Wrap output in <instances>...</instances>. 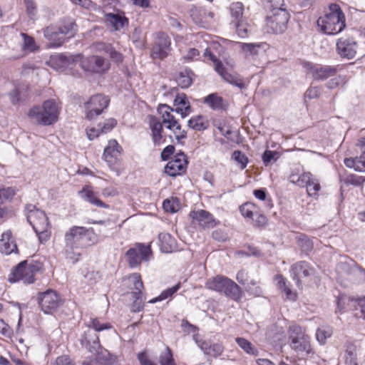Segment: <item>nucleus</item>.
<instances>
[{
  "label": "nucleus",
  "instance_id": "393cba45",
  "mask_svg": "<svg viewBox=\"0 0 365 365\" xmlns=\"http://www.w3.org/2000/svg\"><path fill=\"white\" fill-rule=\"evenodd\" d=\"M190 216L204 227H212L215 225L212 215L204 210L193 211L190 213Z\"/></svg>",
  "mask_w": 365,
  "mask_h": 365
},
{
  "label": "nucleus",
  "instance_id": "de8ad7c7",
  "mask_svg": "<svg viewBox=\"0 0 365 365\" xmlns=\"http://www.w3.org/2000/svg\"><path fill=\"white\" fill-rule=\"evenodd\" d=\"M222 98L217 94H210L205 98V103L210 106L212 109H220L222 108Z\"/></svg>",
  "mask_w": 365,
  "mask_h": 365
},
{
  "label": "nucleus",
  "instance_id": "864d4df0",
  "mask_svg": "<svg viewBox=\"0 0 365 365\" xmlns=\"http://www.w3.org/2000/svg\"><path fill=\"white\" fill-rule=\"evenodd\" d=\"M180 288V283L173 286V287L168 288L166 290L163 291L158 297H156L150 301V303H155L158 301H161L167 299L169 297H171L174 293H175Z\"/></svg>",
  "mask_w": 365,
  "mask_h": 365
},
{
  "label": "nucleus",
  "instance_id": "20e7f679",
  "mask_svg": "<svg viewBox=\"0 0 365 365\" xmlns=\"http://www.w3.org/2000/svg\"><path fill=\"white\" fill-rule=\"evenodd\" d=\"M91 240V232L89 229L81 226L71 227L64 236L66 253L75 254L76 250L86 247Z\"/></svg>",
  "mask_w": 365,
  "mask_h": 365
},
{
  "label": "nucleus",
  "instance_id": "0eeeda50",
  "mask_svg": "<svg viewBox=\"0 0 365 365\" xmlns=\"http://www.w3.org/2000/svg\"><path fill=\"white\" fill-rule=\"evenodd\" d=\"M289 340L291 348L296 352L305 355L312 352L310 337L301 327H289Z\"/></svg>",
  "mask_w": 365,
  "mask_h": 365
},
{
  "label": "nucleus",
  "instance_id": "e2e57ef3",
  "mask_svg": "<svg viewBox=\"0 0 365 365\" xmlns=\"http://www.w3.org/2000/svg\"><path fill=\"white\" fill-rule=\"evenodd\" d=\"M53 365H75L73 361L67 354L58 356Z\"/></svg>",
  "mask_w": 365,
  "mask_h": 365
},
{
  "label": "nucleus",
  "instance_id": "a18cd8bd",
  "mask_svg": "<svg viewBox=\"0 0 365 365\" xmlns=\"http://www.w3.org/2000/svg\"><path fill=\"white\" fill-rule=\"evenodd\" d=\"M201 349H203L207 354L215 357L220 356L224 350L223 346L220 344H214L207 346L206 343H203L201 345Z\"/></svg>",
  "mask_w": 365,
  "mask_h": 365
},
{
  "label": "nucleus",
  "instance_id": "0e129e2a",
  "mask_svg": "<svg viewBox=\"0 0 365 365\" xmlns=\"http://www.w3.org/2000/svg\"><path fill=\"white\" fill-rule=\"evenodd\" d=\"M79 197L84 200L91 203V187L86 185L82 190L78 192Z\"/></svg>",
  "mask_w": 365,
  "mask_h": 365
},
{
  "label": "nucleus",
  "instance_id": "c756f323",
  "mask_svg": "<svg viewBox=\"0 0 365 365\" xmlns=\"http://www.w3.org/2000/svg\"><path fill=\"white\" fill-rule=\"evenodd\" d=\"M344 164L346 167L354 168L356 171H365V150L362 151L359 157L345 158Z\"/></svg>",
  "mask_w": 365,
  "mask_h": 365
},
{
  "label": "nucleus",
  "instance_id": "13d9d810",
  "mask_svg": "<svg viewBox=\"0 0 365 365\" xmlns=\"http://www.w3.org/2000/svg\"><path fill=\"white\" fill-rule=\"evenodd\" d=\"M237 34L240 37L245 38L248 34V25L244 20L235 22Z\"/></svg>",
  "mask_w": 365,
  "mask_h": 365
},
{
  "label": "nucleus",
  "instance_id": "680f3d73",
  "mask_svg": "<svg viewBox=\"0 0 365 365\" xmlns=\"http://www.w3.org/2000/svg\"><path fill=\"white\" fill-rule=\"evenodd\" d=\"M110 46L109 44H106L102 42H96L93 44V50L96 52H98L102 54V56H106L109 49L110 48Z\"/></svg>",
  "mask_w": 365,
  "mask_h": 365
},
{
  "label": "nucleus",
  "instance_id": "4c0bfd02",
  "mask_svg": "<svg viewBox=\"0 0 365 365\" xmlns=\"http://www.w3.org/2000/svg\"><path fill=\"white\" fill-rule=\"evenodd\" d=\"M188 126L196 130H203L207 128L208 123L203 116L197 115L189 120Z\"/></svg>",
  "mask_w": 365,
  "mask_h": 365
},
{
  "label": "nucleus",
  "instance_id": "bb28decb",
  "mask_svg": "<svg viewBox=\"0 0 365 365\" xmlns=\"http://www.w3.org/2000/svg\"><path fill=\"white\" fill-rule=\"evenodd\" d=\"M222 293L235 301L240 300L242 297L240 287L230 279L227 281L226 286H225Z\"/></svg>",
  "mask_w": 365,
  "mask_h": 365
},
{
  "label": "nucleus",
  "instance_id": "338daca9",
  "mask_svg": "<svg viewBox=\"0 0 365 365\" xmlns=\"http://www.w3.org/2000/svg\"><path fill=\"white\" fill-rule=\"evenodd\" d=\"M270 4V12H274L275 10H287L284 0H268Z\"/></svg>",
  "mask_w": 365,
  "mask_h": 365
},
{
  "label": "nucleus",
  "instance_id": "79ce46f5",
  "mask_svg": "<svg viewBox=\"0 0 365 365\" xmlns=\"http://www.w3.org/2000/svg\"><path fill=\"white\" fill-rule=\"evenodd\" d=\"M351 301H357V299L341 296L337 299V307L340 311L345 309H358L357 304H351Z\"/></svg>",
  "mask_w": 365,
  "mask_h": 365
},
{
  "label": "nucleus",
  "instance_id": "2eb2a0df",
  "mask_svg": "<svg viewBox=\"0 0 365 365\" xmlns=\"http://www.w3.org/2000/svg\"><path fill=\"white\" fill-rule=\"evenodd\" d=\"M170 51V38L163 33L158 35L156 41L152 48L151 55L153 58H164Z\"/></svg>",
  "mask_w": 365,
  "mask_h": 365
},
{
  "label": "nucleus",
  "instance_id": "2f4dec72",
  "mask_svg": "<svg viewBox=\"0 0 365 365\" xmlns=\"http://www.w3.org/2000/svg\"><path fill=\"white\" fill-rule=\"evenodd\" d=\"M110 99L108 96L101 94H97L93 96V110H94L97 115H99L103 109L107 108Z\"/></svg>",
  "mask_w": 365,
  "mask_h": 365
},
{
  "label": "nucleus",
  "instance_id": "69168bd1",
  "mask_svg": "<svg viewBox=\"0 0 365 365\" xmlns=\"http://www.w3.org/2000/svg\"><path fill=\"white\" fill-rule=\"evenodd\" d=\"M253 205L250 203H245L240 206V210L242 215L247 218H252L253 217Z\"/></svg>",
  "mask_w": 365,
  "mask_h": 365
},
{
  "label": "nucleus",
  "instance_id": "72a5a7b5",
  "mask_svg": "<svg viewBox=\"0 0 365 365\" xmlns=\"http://www.w3.org/2000/svg\"><path fill=\"white\" fill-rule=\"evenodd\" d=\"M117 124L114 118H109L106 120L103 123H100L97 128H93V135L95 134L96 137L100 133H107L110 132Z\"/></svg>",
  "mask_w": 365,
  "mask_h": 365
},
{
  "label": "nucleus",
  "instance_id": "7c9ffc66",
  "mask_svg": "<svg viewBox=\"0 0 365 365\" xmlns=\"http://www.w3.org/2000/svg\"><path fill=\"white\" fill-rule=\"evenodd\" d=\"M228 279L229 278L226 277L218 275L214 278L210 279L206 283V287L210 289L222 292Z\"/></svg>",
  "mask_w": 365,
  "mask_h": 365
},
{
  "label": "nucleus",
  "instance_id": "f3484780",
  "mask_svg": "<svg viewBox=\"0 0 365 365\" xmlns=\"http://www.w3.org/2000/svg\"><path fill=\"white\" fill-rule=\"evenodd\" d=\"M43 36L48 41L47 48H58L65 42V37L57 26L50 25L43 29Z\"/></svg>",
  "mask_w": 365,
  "mask_h": 365
},
{
  "label": "nucleus",
  "instance_id": "473e14b6",
  "mask_svg": "<svg viewBox=\"0 0 365 365\" xmlns=\"http://www.w3.org/2000/svg\"><path fill=\"white\" fill-rule=\"evenodd\" d=\"M266 44L264 43H240V47L246 57L256 56L258 54L259 49L264 50Z\"/></svg>",
  "mask_w": 365,
  "mask_h": 365
},
{
  "label": "nucleus",
  "instance_id": "c9c22d12",
  "mask_svg": "<svg viewBox=\"0 0 365 365\" xmlns=\"http://www.w3.org/2000/svg\"><path fill=\"white\" fill-rule=\"evenodd\" d=\"M332 334L333 330L330 327L323 326L317 329L316 339L320 344L324 345Z\"/></svg>",
  "mask_w": 365,
  "mask_h": 365
},
{
  "label": "nucleus",
  "instance_id": "f704fd0d",
  "mask_svg": "<svg viewBox=\"0 0 365 365\" xmlns=\"http://www.w3.org/2000/svg\"><path fill=\"white\" fill-rule=\"evenodd\" d=\"M235 341L239 345V346L247 354L253 356L258 355V350L257 348L246 339L243 337H237L235 339Z\"/></svg>",
  "mask_w": 365,
  "mask_h": 365
},
{
  "label": "nucleus",
  "instance_id": "3c124183",
  "mask_svg": "<svg viewBox=\"0 0 365 365\" xmlns=\"http://www.w3.org/2000/svg\"><path fill=\"white\" fill-rule=\"evenodd\" d=\"M310 178V173H304L301 176L297 174L292 173L289 176V181L292 183L297 184L300 187H304L305 181H309Z\"/></svg>",
  "mask_w": 365,
  "mask_h": 365
},
{
  "label": "nucleus",
  "instance_id": "4be33fe9",
  "mask_svg": "<svg viewBox=\"0 0 365 365\" xmlns=\"http://www.w3.org/2000/svg\"><path fill=\"white\" fill-rule=\"evenodd\" d=\"M309 73L316 80H325L329 77L334 76L336 68L330 66H313L309 68Z\"/></svg>",
  "mask_w": 365,
  "mask_h": 365
},
{
  "label": "nucleus",
  "instance_id": "f8f14e48",
  "mask_svg": "<svg viewBox=\"0 0 365 365\" xmlns=\"http://www.w3.org/2000/svg\"><path fill=\"white\" fill-rule=\"evenodd\" d=\"M204 55L205 56H209L210 60L213 61L215 70L219 73V75H220V76L225 81L240 88L245 87V84L243 83L242 80L237 78V76L230 73L227 71V68L223 66V64L220 61H219L208 49L205 50Z\"/></svg>",
  "mask_w": 365,
  "mask_h": 365
},
{
  "label": "nucleus",
  "instance_id": "37998d69",
  "mask_svg": "<svg viewBox=\"0 0 365 365\" xmlns=\"http://www.w3.org/2000/svg\"><path fill=\"white\" fill-rule=\"evenodd\" d=\"M21 36L24 40L22 46L23 50L29 51L30 52H35L38 50V47L36 46L35 39L33 36H29L26 33H21Z\"/></svg>",
  "mask_w": 365,
  "mask_h": 365
},
{
  "label": "nucleus",
  "instance_id": "a19ab883",
  "mask_svg": "<svg viewBox=\"0 0 365 365\" xmlns=\"http://www.w3.org/2000/svg\"><path fill=\"white\" fill-rule=\"evenodd\" d=\"M17 189L15 187L0 186V200L1 203L6 201L11 202L16 195Z\"/></svg>",
  "mask_w": 365,
  "mask_h": 365
},
{
  "label": "nucleus",
  "instance_id": "4d7b16f0",
  "mask_svg": "<svg viewBox=\"0 0 365 365\" xmlns=\"http://www.w3.org/2000/svg\"><path fill=\"white\" fill-rule=\"evenodd\" d=\"M76 56H79L80 58L78 61H75L73 62V65L78 64L79 66L85 71L90 73L91 72V62L88 58L85 59L82 54H77Z\"/></svg>",
  "mask_w": 365,
  "mask_h": 365
},
{
  "label": "nucleus",
  "instance_id": "6ab92c4d",
  "mask_svg": "<svg viewBox=\"0 0 365 365\" xmlns=\"http://www.w3.org/2000/svg\"><path fill=\"white\" fill-rule=\"evenodd\" d=\"M356 43L353 39L340 38L336 43L338 53L343 58H353L356 53Z\"/></svg>",
  "mask_w": 365,
  "mask_h": 365
},
{
  "label": "nucleus",
  "instance_id": "9d476101",
  "mask_svg": "<svg viewBox=\"0 0 365 365\" xmlns=\"http://www.w3.org/2000/svg\"><path fill=\"white\" fill-rule=\"evenodd\" d=\"M289 19V14L287 10H275L267 16L266 24L273 33L281 34L286 30Z\"/></svg>",
  "mask_w": 365,
  "mask_h": 365
},
{
  "label": "nucleus",
  "instance_id": "aec40b11",
  "mask_svg": "<svg viewBox=\"0 0 365 365\" xmlns=\"http://www.w3.org/2000/svg\"><path fill=\"white\" fill-rule=\"evenodd\" d=\"M79 56H67L64 54L52 56L49 64L56 70L64 71L68 66L73 65V62L79 59Z\"/></svg>",
  "mask_w": 365,
  "mask_h": 365
},
{
  "label": "nucleus",
  "instance_id": "09e8293b",
  "mask_svg": "<svg viewBox=\"0 0 365 365\" xmlns=\"http://www.w3.org/2000/svg\"><path fill=\"white\" fill-rule=\"evenodd\" d=\"M160 365H176L173 356L172 351L166 346L165 351H162L159 357Z\"/></svg>",
  "mask_w": 365,
  "mask_h": 365
},
{
  "label": "nucleus",
  "instance_id": "bf43d9fd",
  "mask_svg": "<svg viewBox=\"0 0 365 365\" xmlns=\"http://www.w3.org/2000/svg\"><path fill=\"white\" fill-rule=\"evenodd\" d=\"M38 227V230L34 231L37 235L39 242L43 244L49 240L50 232L48 231V227H42V226Z\"/></svg>",
  "mask_w": 365,
  "mask_h": 365
},
{
  "label": "nucleus",
  "instance_id": "39448f33",
  "mask_svg": "<svg viewBox=\"0 0 365 365\" xmlns=\"http://www.w3.org/2000/svg\"><path fill=\"white\" fill-rule=\"evenodd\" d=\"M31 119L36 120L38 125H51L58 120V111L54 100L45 101L42 106H34L28 113Z\"/></svg>",
  "mask_w": 365,
  "mask_h": 365
},
{
  "label": "nucleus",
  "instance_id": "e433bc0d",
  "mask_svg": "<svg viewBox=\"0 0 365 365\" xmlns=\"http://www.w3.org/2000/svg\"><path fill=\"white\" fill-rule=\"evenodd\" d=\"M192 72L187 70L180 72L176 78V82L178 86L182 88H188L192 82Z\"/></svg>",
  "mask_w": 365,
  "mask_h": 365
},
{
  "label": "nucleus",
  "instance_id": "a211bd4d",
  "mask_svg": "<svg viewBox=\"0 0 365 365\" xmlns=\"http://www.w3.org/2000/svg\"><path fill=\"white\" fill-rule=\"evenodd\" d=\"M192 21L202 27H206L214 17V14L202 7H193L190 11Z\"/></svg>",
  "mask_w": 365,
  "mask_h": 365
},
{
  "label": "nucleus",
  "instance_id": "9b49d317",
  "mask_svg": "<svg viewBox=\"0 0 365 365\" xmlns=\"http://www.w3.org/2000/svg\"><path fill=\"white\" fill-rule=\"evenodd\" d=\"M128 284L133 285V292L131 296L134 302L131 305V310L133 312H140L143 308L142 300V290L143 289V283L141 277L138 273H134L128 277Z\"/></svg>",
  "mask_w": 365,
  "mask_h": 365
},
{
  "label": "nucleus",
  "instance_id": "5701e85b",
  "mask_svg": "<svg viewBox=\"0 0 365 365\" xmlns=\"http://www.w3.org/2000/svg\"><path fill=\"white\" fill-rule=\"evenodd\" d=\"M57 28L60 30L61 34L65 37V40L73 37L78 31V26L75 21L70 18H63Z\"/></svg>",
  "mask_w": 365,
  "mask_h": 365
},
{
  "label": "nucleus",
  "instance_id": "dca6fc26",
  "mask_svg": "<svg viewBox=\"0 0 365 365\" xmlns=\"http://www.w3.org/2000/svg\"><path fill=\"white\" fill-rule=\"evenodd\" d=\"M292 271L294 279L296 280V284L299 287L302 285V279L312 277L315 273L314 268L308 262L304 261H301L293 264L292 267Z\"/></svg>",
  "mask_w": 365,
  "mask_h": 365
},
{
  "label": "nucleus",
  "instance_id": "774afa93",
  "mask_svg": "<svg viewBox=\"0 0 365 365\" xmlns=\"http://www.w3.org/2000/svg\"><path fill=\"white\" fill-rule=\"evenodd\" d=\"M138 359L140 361V365H156L148 359V354L145 351L139 353L138 354Z\"/></svg>",
  "mask_w": 365,
  "mask_h": 365
},
{
  "label": "nucleus",
  "instance_id": "4468645a",
  "mask_svg": "<svg viewBox=\"0 0 365 365\" xmlns=\"http://www.w3.org/2000/svg\"><path fill=\"white\" fill-rule=\"evenodd\" d=\"M187 160L184 153H179L175 158L170 160L165 167V173L168 175L175 177L182 175L186 171Z\"/></svg>",
  "mask_w": 365,
  "mask_h": 365
},
{
  "label": "nucleus",
  "instance_id": "b1692460",
  "mask_svg": "<svg viewBox=\"0 0 365 365\" xmlns=\"http://www.w3.org/2000/svg\"><path fill=\"white\" fill-rule=\"evenodd\" d=\"M105 21L115 31L122 29L125 24H128V19L119 14L108 13L105 15Z\"/></svg>",
  "mask_w": 365,
  "mask_h": 365
},
{
  "label": "nucleus",
  "instance_id": "7ed1b4c3",
  "mask_svg": "<svg viewBox=\"0 0 365 365\" xmlns=\"http://www.w3.org/2000/svg\"><path fill=\"white\" fill-rule=\"evenodd\" d=\"M317 25L324 33L329 35L341 31L345 27V16L339 6L330 4L324 16L317 20Z\"/></svg>",
  "mask_w": 365,
  "mask_h": 365
},
{
  "label": "nucleus",
  "instance_id": "6e6552de",
  "mask_svg": "<svg viewBox=\"0 0 365 365\" xmlns=\"http://www.w3.org/2000/svg\"><path fill=\"white\" fill-rule=\"evenodd\" d=\"M37 302L41 309L45 314H52L63 303L59 294L51 289L43 292H38Z\"/></svg>",
  "mask_w": 365,
  "mask_h": 365
},
{
  "label": "nucleus",
  "instance_id": "58836bf2",
  "mask_svg": "<svg viewBox=\"0 0 365 365\" xmlns=\"http://www.w3.org/2000/svg\"><path fill=\"white\" fill-rule=\"evenodd\" d=\"M11 233L10 232H4L0 240V251L6 255H9L14 252V249L11 247Z\"/></svg>",
  "mask_w": 365,
  "mask_h": 365
},
{
  "label": "nucleus",
  "instance_id": "a878e982",
  "mask_svg": "<svg viewBox=\"0 0 365 365\" xmlns=\"http://www.w3.org/2000/svg\"><path fill=\"white\" fill-rule=\"evenodd\" d=\"M110 63L105 56L93 55V73L103 74L110 69Z\"/></svg>",
  "mask_w": 365,
  "mask_h": 365
},
{
  "label": "nucleus",
  "instance_id": "5fc2aeb1",
  "mask_svg": "<svg viewBox=\"0 0 365 365\" xmlns=\"http://www.w3.org/2000/svg\"><path fill=\"white\" fill-rule=\"evenodd\" d=\"M165 211L175 212L179 210V203L177 198L167 199L163 203Z\"/></svg>",
  "mask_w": 365,
  "mask_h": 365
},
{
  "label": "nucleus",
  "instance_id": "6e6d98bb",
  "mask_svg": "<svg viewBox=\"0 0 365 365\" xmlns=\"http://www.w3.org/2000/svg\"><path fill=\"white\" fill-rule=\"evenodd\" d=\"M232 158L240 165L242 170L245 169L248 163L247 156L240 150H235L232 153Z\"/></svg>",
  "mask_w": 365,
  "mask_h": 365
},
{
  "label": "nucleus",
  "instance_id": "c85d7f7f",
  "mask_svg": "<svg viewBox=\"0 0 365 365\" xmlns=\"http://www.w3.org/2000/svg\"><path fill=\"white\" fill-rule=\"evenodd\" d=\"M160 246L163 252H172L176 248L175 240L168 233L159 235Z\"/></svg>",
  "mask_w": 365,
  "mask_h": 365
},
{
  "label": "nucleus",
  "instance_id": "8fccbe9b",
  "mask_svg": "<svg viewBox=\"0 0 365 365\" xmlns=\"http://www.w3.org/2000/svg\"><path fill=\"white\" fill-rule=\"evenodd\" d=\"M79 341L81 349H84L89 352L91 351V331L90 327L81 334Z\"/></svg>",
  "mask_w": 365,
  "mask_h": 365
},
{
  "label": "nucleus",
  "instance_id": "cd10ccee",
  "mask_svg": "<svg viewBox=\"0 0 365 365\" xmlns=\"http://www.w3.org/2000/svg\"><path fill=\"white\" fill-rule=\"evenodd\" d=\"M176 108L174 110L178 113H180L182 118L186 117L190 112V103L187 101L184 94L178 95L174 101Z\"/></svg>",
  "mask_w": 365,
  "mask_h": 365
},
{
  "label": "nucleus",
  "instance_id": "c03bdc74",
  "mask_svg": "<svg viewBox=\"0 0 365 365\" xmlns=\"http://www.w3.org/2000/svg\"><path fill=\"white\" fill-rule=\"evenodd\" d=\"M230 14L234 19L233 22L243 20L242 14L244 11V6L241 2H234L230 7Z\"/></svg>",
  "mask_w": 365,
  "mask_h": 365
},
{
  "label": "nucleus",
  "instance_id": "052dcab7",
  "mask_svg": "<svg viewBox=\"0 0 365 365\" xmlns=\"http://www.w3.org/2000/svg\"><path fill=\"white\" fill-rule=\"evenodd\" d=\"M299 245L303 252H310L313 248V244L306 236H302L299 238Z\"/></svg>",
  "mask_w": 365,
  "mask_h": 365
},
{
  "label": "nucleus",
  "instance_id": "603ef678",
  "mask_svg": "<svg viewBox=\"0 0 365 365\" xmlns=\"http://www.w3.org/2000/svg\"><path fill=\"white\" fill-rule=\"evenodd\" d=\"M341 181H343L344 183L346 185L359 186L361 185L365 181V178L362 176H358L356 175H349L344 178L341 179Z\"/></svg>",
  "mask_w": 365,
  "mask_h": 365
},
{
  "label": "nucleus",
  "instance_id": "f257e3e1",
  "mask_svg": "<svg viewBox=\"0 0 365 365\" xmlns=\"http://www.w3.org/2000/svg\"><path fill=\"white\" fill-rule=\"evenodd\" d=\"M173 108L166 104H160L158 108V112L160 115V119L155 116H150L149 125L151 130V137L154 145H161L165 140L163 136V124L167 129L171 130L178 141L185 139L187 133L183 130L173 115Z\"/></svg>",
  "mask_w": 365,
  "mask_h": 365
},
{
  "label": "nucleus",
  "instance_id": "49530a36",
  "mask_svg": "<svg viewBox=\"0 0 365 365\" xmlns=\"http://www.w3.org/2000/svg\"><path fill=\"white\" fill-rule=\"evenodd\" d=\"M24 4L29 19L35 20L38 13V7L35 0H24Z\"/></svg>",
  "mask_w": 365,
  "mask_h": 365
},
{
  "label": "nucleus",
  "instance_id": "1a4fd4ad",
  "mask_svg": "<svg viewBox=\"0 0 365 365\" xmlns=\"http://www.w3.org/2000/svg\"><path fill=\"white\" fill-rule=\"evenodd\" d=\"M24 213L28 222L31 225L34 230H38V226L49 227L48 217L44 211L38 209L36 205L27 204L25 206Z\"/></svg>",
  "mask_w": 365,
  "mask_h": 365
},
{
  "label": "nucleus",
  "instance_id": "423d86ee",
  "mask_svg": "<svg viewBox=\"0 0 365 365\" xmlns=\"http://www.w3.org/2000/svg\"><path fill=\"white\" fill-rule=\"evenodd\" d=\"M111 326L108 323H100L98 319H93V329L98 332L96 336L97 341H93V349L98 348L96 356L93 359V365H112L114 359L109 352L99 345L100 337L104 338V331L110 329Z\"/></svg>",
  "mask_w": 365,
  "mask_h": 365
},
{
  "label": "nucleus",
  "instance_id": "ea45409f",
  "mask_svg": "<svg viewBox=\"0 0 365 365\" xmlns=\"http://www.w3.org/2000/svg\"><path fill=\"white\" fill-rule=\"evenodd\" d=\"M304 186L307 187V192L309 196H316L321 188L319 180L314 178L310 173V178L309 181H305Z\"/></svg>",
  "mask_w": 365,
  "mask_h": 365
},
{
  "label": "nucleus",
  "instance_id": "f03ea898",
  "mask_svg": "<svg viewBox=\"0 0 365 365\" xmlns=\"http://www.w3.org/2000/svg\"><path fill=\"white\" fill-rule=\"evenodd\" d=\"M43 270V264L40 260L27 259L13 267L9 274L8 282L11 284L22 282L26 285L32 284L36 280L35 275Z\"/></svg>",
  "mask_w": 365,
  "mask_h": 365
},
{
  "label": "nucleus",
  "instance_id": "ddd939ff",
  "mask_svg": "<svg viewBox=\"0 0 365 365\" xmlns=\"http://www.w3.org/2000/svg\"><path fill=\"white\" fill-rule=\"evenodd\" d=\"M150 253V247L141 244H138L135 247L129 249L126 252V256L130 267H136L141 263L142 260H148Z\"/></svg>",
  "mask_w": 365,
  "mask_h": 365
},
{
  "label": "nucleus",
  "instance_id": "412c9836",
  "mask_svg": "<svg viewBox=\"0 0 365 365\" xmlns=\"http://www.w3.org/2000/svg\"><path fill=\"white\" fill-rule=\"evenodd\" d=\"M122 152V147L117 140L113 139L108 141L107 146L105 148L103 158L108 163L113 165L117 162Z\"/></svg>",
  "mask_w": 365,
  "mask_h": 365
}]
</instances>
